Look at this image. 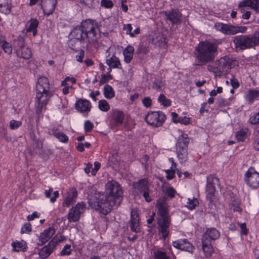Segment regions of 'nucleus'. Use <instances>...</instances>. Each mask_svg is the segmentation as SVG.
<instances>
[{
	"label": "nucleus",
	"mask_w": 259,
	"mask_h": 259,
	"mask_svg": "<svg viewBox=\"0 0 259 259\" xmlns=\"http://www.w3.org/2000/svg\"><path fill=\"white\" fill-rule=\"evenodd\" d=\"M220 236V232L214 228L207 229L203 234L201 238L202 248L206 257L210 256L213 252L211 242L218 239Z\"/></svg>",
	"instance_id": "obj_5"
},
{
	"label": "nucleus",
	"mask_w": 259,
	"mask_h": 259,
	"mask_svg": "<svg viewBox=\"0 0 259 259\" xmlns=\"http://www.w3.org/2000/svg\"><path fill=\"white\" fill-rule=\"evenodd\" d=\"M112 118L114 122L113 126L116 127L121 125L123 122L124 117L123 112L116 109L112 110Z\"/></svg>",
	"instance_id": "obj_24"
},
{
	"label": "nucleus",
	"mask_w": 259,
	"mask_h": 259,
	"mask_svg": "<svg viewBox=\"0 0 259 259\" xmlns=\"http://www.w3.org/2000/svg\"><path fill=\"white\" fill-rule=\"evenodd\" d=\"M176 169L170 168L166 169L165 172L166 174V178L167 180H171L175 177Z\"/></svg>",
	"instance_id": "obj_53"
},
{
	"label": "nucleus",
	"mask_w": 259,
	"mask_h": 259,
	"mask_svg": "<svg viewBox=\"0 0 259 259\" xmlns=\"http://www.w3.org/2000/svg\"><path fill=\"white\" fill-rule=\"evenodd\" d=\"M230 82L233 89H237L239 87V83L238 80L235 78L233 77V78L231 79Z\"/></svg>",
	"instance_id": "obj_64"
},
{
	"label": "nucleus",
	"mask_w": 259,
	"mask_h": 259,
	"mask_svg": "<svg viewBox=\"0 0 259 259\" xmlns=\"http://www.w3.org/2000/svg\"><path fill=\"white\" fill-rule=\"evenodd\" d=\"M189 139L187 134H183L180 135L176 144V153L180 162L186 161L187 159L188 145Z\"/></svg>",
	"instance_id": "obj_7"
},
{
	"label": "nucleus",
	"mask_w": 259,
	"mask_h": 259,
	"mask_svg": "<svg viewBox=\"0 0 259 259\" xmlns=\"http://www.w3.org/2000/svg\"><path fill=\"white\" fill-rule=\"evenodd\" d=\"M133 186L135 189L138 190L140 192H144V191L149 190L148 183L145 179H141L138 182L134 183Z\"/></svg>",
	"instance_id": "obj_29"
},
{
	"label": "nucleus",
	"mask_w": 259,
	"mask_h": 259,
	"mask_svg": "<svg viewBox=\"0 0 259 259\" xmlns=\"http://www.w3.org/2000/svg\"><path fill=\"white\" fill-rule=\"evenodd\" d=\"M86 209V204L83 202H78L70 209L67 219L69 222H76L79 221L80 216Z\"/></svg>",
	"instance_id": "obj_11"
},
{
	"label": "nucleus",
	"mask_w": 259,
	"mask_h": 259,
	"mask_svg": "<svg viewBox=\"0 0 259 259\" xmlns=\"http://www.w3.org/2000/svg\"><path fill=\"white\" fill-rule=\"evenodd\" d=\"M76 109L81 112L88 114L90 111L91 106L90 102L87 100L79 99L75 103Z\"/></svg>",
	"instance_id": "obj_21"
},
{
	"label": "nucleus",
	"mask_w": 259,
	"mask_h": 259,
	"mask_svg": "<svg viewBox=\"0 0 259 259\" xmlns=\"http://www.w3.org/2000/svg\"><path fill=\"white\" fill-rule=\"evenodd\" d=\"M11 0H7L4 3L0 4V12L5 15L10 14L11 12Z\"/></svg>",
	"instance_id": "obj_34"
},
{
	"label": "nucleus",
	"mask_w": 259,
	"mask_h": 259,
	"mask_svg": "<svg viewBox=\"0 0 259 259\" xmlns=\"http://www.w3.org/2000/svg\"><path fill=\"white\" fill-rule=\"evenodd\" d=\"M94 127L93 123L90 120H87L84 124V128L86 133L91 132Z\"/></svg>",
	"instance_id": "obj_55"
},
{
	"label": "nucleus",
	"mask_w": 259,
	"mask_h": 259,
	"mask_svg": "<svg viewBox=\"0 0 259 259\" xmlns=\"http://www.w3.org/2000/svg\"><path fill=\"white\" fill-rule=\"evenodd\" d=\"M77 197V191L74 188L70 189V192L68 193L67 197L62 203L64 207H69L76 200Z\"/></svg>",
	"instance_id": "obj_23"
},
{
	"label": "nucleus",
	"mask_w": 259,
	"mask_h": 259,
	"mask_svg": "<svg viewBox=\"0 0 259 259\" xmlns=\"http://www.w3.org/2000/svg\"><path fill=\"white\" fill-rule=\"evenodd\" d=\"M53 96L51 91L36 92V99L37 104H36V114L39 115L44 107L48 104V101Z\"/></svg>",
	"instance_id": "obj_10"
},
{
	"label": "nucleus",
	"mask_w": 259,
	"mask_h": 259,
	"mask_svg": "<svg viewBox=\"0 0 259 259\" xmlns=\"http://www.w3.org/2000/svg\"><path fill=\"white\" fill-rule=\"evenodd\" d=\"M137 54H146L147 53V49L145 47H144L142 45H139L137 49Z\"/></svg>",
	"instance_id": "obj_59"
},
{
	"label": "nucleus",
	"mask_w": 259,
	"mask_h": 259,
	"mask_svg": "<svg viewBox=\"0 0 259 259\" xmlns=\"http://www.w3.org/2000/svg\"><path fill=\"white\" fill-rule=\"evenodd\" d=\"M50 83L47 77L42 76L38 78L36 85V92L50 91Z\"/></svg>",
	"instance_id": "obj_22"
},
{
	"label": "nucleus",
	"mask_w": 259,
	"mask_h": 259,
	"mask_svg": "<svg viewBox=\"0 0 259 259\" xmlns=\"http://www.w3.org/2000/svg\"><path fill=\"white\" fill-rule=\"evenodd\" d=\"M53 192V188H49V190H46L45 191V196L49 198H50V201L52 203H54L56 201V199L59 197V192L58 191L53 192V196L51 197V194Z\"/></svg>",
	"instance_id": "obj_38"
},
{
	"label": "nucleus",
	"mask_w": 259,
	"mask_h": 259,
	"mask_svg": "<svg viewBox=\"0 0 259 259\" xmlns=\"http://www.w3.org/2000/svg\"><path fill=\"white\" fill-rule=\"evenodd\" d=\"M220 185L219 179L213 175H210L207 178L206 191L210 196L215 192V186Z\"/></svg>",
	"instance_id": "obj_18"
},
{
	"label": "nucleus",
	"mask_w": 259,
	"mask_h": 259,
	"mask_svg": "<svg viewBox=\"0 0 259 259\" xmlns=\"http://www.w3.org/2000/svg\"><path fill=\"white\" fill-rule=\"evenodd\" d=\"M1 46L5 53L8 54H10L12 53V47L9 43L7 41H2V45Z\"/></svg>",
	"instance_id": "obj_46"
},
{
	"label": "nucleus",
	"mask_w": 259,
	"mask_h": 259,
	"mask_svg": "<svg viewBox=\"0 0 259 259\" xmlns=\"http://www.w3.org/2000/svg\"><path fill=\"white\" fill-rule=\"evenodd\" d=\"M238 7L243 13L242 18L244 19H248L251 14L249 11L244 10V8L245 7H250L259 13V0H244L239 3Z\"/></svg>",
	"instance_id": "obj_13"
},
{
	"label": "nucleus",
	"mask_w": 259,
	"mask_h": 259,
	"mask_svg": "<svg viewBox=\"0 0 259 259\" xmlns=\"http://www.w3.org/2000/svg\"><path fill=\"white\" fill-rule=\"evenodd\" d=\"M132 27L131 24H127L124 25L123 29L126 31V33L127 34H129L130 36L132 37H135V35L134 33H132Z\"/></svg>",
	"instance_id": "obj_51"
},
{
	"label": "nucleus",
	"mask_w": 259,
	"mask_h": 259,
	"mask_svg": "<svg viewBox=\"0 0 259 259\" xmlns=\"http://www.w3.org/2000/svg\"><path fill=\"white\" fill-rule=\"evenodd\" d=\"M101 5L105 8L110 9L113 7V3L111 0H101Z\"/></svg>",
	"instance_id": "obj_52"
},
{
	"label": "nucleus",
	"mask_w": 259,
	"mask_h": 259,
	"mask_svg": "<svg viewBox=\"0 0 259 259\" xmlns=\"http://www.w3.org/2000/svg\"><path fill=\"white\" fill-rule=\"evenodd\" d=\"M29 23L27 31L32 32L33 35L35 36L37 32V28L38 25V21L36 19H31L29 21Z\"/></svg>",
	"instance_id": "obj_35"
},
{
	"label": "nucleus",
	"mask_w": 259,
	"mask_h": 259,
	"mask_svg": "<svg viewBox=\"0 0 259 259\" xmlns=\"http://www.w3.org/2000/svg\"><path fill=\"white\" fill-rule=\"evenodd\" d=\"M13 45L16 52L17 49L20 50L24 47V38L20 36L18 37L17 38L14 40Z\"/></svg>",
	"instance_id": "obj_40"
},
{
	"label": "nucleus",
	"mask_w": 259,
	"mask_h": 259,
	"mask_svg": "<svg viewBox=\"0 0 259 259\" xmlns=\"http://www.w3.org/2000/svg\"><path fill=\"white\" fill-rule=\"evenodd\" d=\"M158 100L165 107H169L171 105V101L166 99L165 95L163 94H160Z\"/></svg>",
	"instance_id": "obj_43"
},
{
	"label": "nucleus",
	"mask_w": 259,
	"mask_h": 259,
	"mask_svg": "<svg viewBox=\"0 0 259 259\" xmlns=\"http://www.w3.org/2000/svg\"><path fill=\"white\" fill-rule=\"evenodd\" d=\"M106 64L113 68L121 69V65L117 57L113 56L110 59L106 60Z\"/></svg>",
	"instance_id": "obj_32"
},
{
	"label": "nucleus",
	"mask_w": 259,
	"mask_h": 259,
	"mask_svg": "<svg viewBox=\"0 0 259 259\" xmlns=\"http://www.w3.org/2000/svg\"><path fill=\"white\" fill-rule=\"evenodd\" d=\"M112 79V76L110 74H109L108 75L103 74L101 75V78L100 80V84H103L104 83H105L107 82L109 80H111Z\"/></svg>",
	"instance_id": "obj_50"
},
{
	"label": "nucleus",
	"mask_w": 259,
	"mask_h": 259,
	"mask_svg": "<svg viewBox=\"0 0 259 259\" xmlns=\"http://www.w3.org/2000/svg\"><path fill=\"white\" fill-rule=\"evenodd\" d=\"M245 99L249 104H252L255 100H258L259 90L256 89L248 90L245 95Z\"/></svg>",
	"instance_id": "obj_25"
},
{
	"label": "nucleus",
	"mask_w": 259,
	"mask_h": 259,
	"mask_svg": "<svg viewBox=\"0 0 259 259\" xmlns=\"http://www.w3.org/2000/svg\"><path fill=\"white\" fill-rule=\"evenodd\" d=\"M17 55L25 59H29L31 57L32 53L28 48L24 47L20 50H17Z\"/></svg>",
	"instance_id": "obj_33"
},
{
	"label": "nucleus",
	"mask_w": 259,
	"mask_h": 259,
	"mask_svg": "<svg viewBox=\"0 0 259 259\" xmlns=\"http://www.w3.org/2000/svg\"><path fill=\"white\" fill-rule=\"evenodd\" d=\"M149 190L144 191V192H143V196L144 198L145 201L148 202H151L152 200V197L149 195Z\"/></svg>",
	"instance_id": "obj_62"
},
{
	"label": "nucleus",
	"mask_w": 259,
	"mask_h": 259,
	"mask_svg": "<svg viewBox=\"0 0 259 259\" xmlns=\"http://www.w3.org/2000/svg\"><path fill=\"white\" fill-rule=\"evenodd\" d=\"M134 48L133 46L128 45L123 51L124 61L128 63L133 58Z\"/></svg>",
	"instance_id": "obj_30"
},
{
	"label": "nucleus",
	"mask_w": 259,
	"mask_h": 259,
	"mask_svg": "<svg viewBox=\"0 0 259 259\" xmlns=\"http://www.w3.org/2000/svg\"><path fill=\"white\" fill-rule=\"evenodd\" d=\"M178 122L187 125L190 123V119L186 117H180V118H178Z\"/></svg>",
	"instance_id": "obj_60"
},
{
	"label": "nucleus",
	"mask_w": 259,
	"mask_h": 259,
	"mask_svg": "<svg viewBox=\"0 0 259 259\" xmlns=\"http://www.w3.org/2000/svg\"><path fill=\"white\" fill-rule=\"evenodd\" d=\"M176 192V190L171 187H168L165 190V194L170 198H174Z\"/></svg>",
	"instance_id": "obj_54"
},
{
	"label": "nucleus",
	"mask_w": 259,
	"mask_h": 259,
	"mask_svg": "<svg viewBox=\"0 0 259 259\" xmlns=\"http://www.w3.org/2000/svg\"><path fill=\"white\" fill-rule=\"evenodd\" d=\"M195 51L196 65L198 66L206 65L213 61L218 55L217 45L209 41L200 42Z\"/></svg>",
	"instance_id": "obj_3"
},
{
	"label": "nucleus",
	"mask_w": 259,
	"mask_h": 259,
	"mask_svg": "<svg viewBox=\"0 0 259 259\" xmlns=\"http://www.w3.org/2000/svg\"><path fill=\"white\" fill-rule=\"evenodd\" d=\"M154 259H170L165 252L157 250L154 252Z\"/></svg>",
	"instance_id": "obj_42"
},
{
	"label": "nucleus",
	"mask_w": 259,
	"mask_h": 259,
	"mask_svg": "<svg viewBox=\"0 0 259 259\" xmlns=\"http://www.w3.org/2000/svg\"><path fill=\"white\" fill-rule=\"evenodd\" d=\"M104 94L108 99H111L114 97L115 94L113 88L110 85L106 84L104 87Z\"/></svg>",
	"instance_id": "obj_39"
},
{
	"label": "nucleus",
	"mask_w": 259,
	"mask_h": 259,
	"mask_svg": "<svg viewBox=\"0 0 259 259\" xmlns=\"http://www.w3.org/2000/svg\"><path fill=\"white\" fill-rule=\"evenodd\" d=\"M238 225L240 226V228L241 230V233L243 235H247L248 233V230L246 227L245 223H238Z\"/></svg>",
	"instance_id": "obj_63"
},
{
	"label": "nucleus",
	"mask_w": 259,
	"mask_h": 259,
	"mask_svg": "<svg viewBox=\"0 0 259 259\" xmlns=\"http://www.w3.org/2000/svg\"><path fill=\"white\" fill-rule=\"evenodd\" d=\"M131 230L136 233L140 231L141 228L139 224V218L137 209H132L131 212V220L129 222Z\"/></svg>",
	"instance_id": "obj_16"
},
{
	"label": "nucleus",
	"mask_w": 259,
	"mask_h": 259,
	"mask_svg": "<svg viewBox=\"0 0 259 259\" xmlns=\"http://www.w3.org/2000/svg\"><path fill=\"white\" fill-rule=\"evenodd\" d=\"M31 231V226L29 223H26L24 225L23 227L21 229V233L22 234L23 233H28Z\"/></svg>",
	"instance_id": "obj_57"
},
{
	"label": "nucleus",
	"mask_w": 259,
	"mask_h": 259,
	"mask_svg": "<svg viewBox=\"0 0 259 259\" xmlns=\"http://www.w3.org/2000/svg\"><path fill=\"white\" fill-rule=\"evenodd\" d=\"M94 22L92 20H86L71 31V39L69 41L70 48L74 49L76 44L79 43L80 45H85L87 48L90 44L97 41V27Z\"/></svg>",
	"instance_id": "obj_2"
},
{
	"label": "nucleus",
	"mask_w": 259,
	"mask_h": 259,
	"mask_svg": "<svg viewBox=\"0 0 259 259\" xmlns=\"http://www.w3.org/2000/svg\"><path fill=\"white\" fill-rule=\"evenodd\" d=\"M99 108L103 111H108L110 109V106L108 102L105 100H101L99 101Z\"/></svg>",
	"instance_id": "obj_44"
},
{
	"label": "nucleus",
	"mask_w": 259,
	"mask_h": 259,
	"mask_svg": "<svg viewBox=\"0 0 259 259\" xmlns=\"http://www.w3.org/2000/svg\"><path fill=\"white\" fill-rule=\"evenodd\" d=\"M42 143L40 140L35 141L32 143L29 153L31 155H40L42 153Z\"/></svg>",
	"instance_id": "obj_26"
},
{
	"label": "nucleus",
	"mask_w": 259,
	"mask_h": 259,
	"mask_svg": "<svg viewBox=\"0 0 259 259\" xmlns=\"http://www.w3.org/2000/svg\"><path fill=\"white\" fill-rule=\"evenodd\" d=\"M250 121L252 124H259V111L250 117Z\"/></svg>",
	"instance_id": "obj_56"
},
{
	"label": "nucleus",
	"mask_w": 259,
	"mask_h": 259,
	"mask_svg": "<svg viewBox=\"0 0 259 259\" xmlns=\"http://www.w3.org/2000/svg\"><path fill=\"white\" fill-rule=\"evenodd\" d=\"M233 42L236 49L243 50L256 46L259 43V38L255 35H241L235 36Z\"/></svg>",
	"instance_id": "obj_6"
},
{
	"label": "nucleus",
	"mask_w": 259,
	"mask_h": 259,
	"mask_svg": "<svg viewBox=\"0 0 259 259\" xmlns=\"http://www.w3.org/2000/svg\"><path fill=\"white\" fill-rule=\"evenodd\" d=\"M106 188V193H96L88 200L90 207L99 210L104 215L110 212L113 207H117L122 200V191L117 182H108Z\"/></svg>",
	"instance_id": "obj_1"
},
{
	"label": "nucleus",
	"mask_w": 259,
	"mask_h": 259,
	"mask_svg": "<svg viewBox=\"0 0 259 259\" xmlns=\"http://www.w3.org/2000/svg\"><path fill=\"white\" fill-rule=\"evenodd\" d=\"M156 206L158 209V215L159 216L157 219L158 231L165 240L169 234V227L171 222L168 209V206L165 199L160 198L157 200Z\"/></svg>",
	"instance_id": "obj_4"
},
{
	"label": "nucleus",
	"mask_w": 259,
	"mask_h": 259,
	"mask_svg": "<svg viewBox=\"0 0 259 259\" xmlns=\"http://www.w3.org/2000/svg\"><path fill=\"white\" fill-rule=\"evenodd\" d=\"M165 118V115L162 112L152 111L148 113L145 119L148 124L159 127L162 125Z\"/></svg>",
	"instance_id": "obj_12"
},
{
	"label": "nucleus",
	"mask_w": 259,
	"mask_h": 259,
	"mask_svg": "<svg viewBox=\"0 0 259 259\" xmlns=\"http://www.w3.org/2000/svg\"><path fill=\"white\" fill-rule=\"evenodd\" d=\"M244 181L246 184L252 189L259 187V173L252 167H250L244 175Z\"/></svg>",
	"instance_id": "obj_14"
},
{
	"label": "nucleus",
	"mask_w": 259,
	"mask_h": 259,
	"mask_svg": "<svg viewBox=\"0 0 259 259\" xmlns=\"http://www.w3.org/2000/svg\"><path fill=\"white\" fill-rule=\"evenodd\" d=\"M233 60L228 56H225L215 61L213 63V72L220 74L227 73L232 67Z\"/></svg>",
	"instance_id": "obj_9"
},
{
	"label": "nucleus",
	"mask_w": 259,
	"mask_h": 259,
	"mask_svg": "<svg viewBox=\"0 0 259 259\" xmlns=\"http://www.w3.org/2000/svg\"><path fill=\"white\" fill-rule=\"evenodd\" d=\"M84 56V52L83 50H80L79 54L76 56V59L79 62H83V58Z\"/></svg>",
	"instance_id": "obj_61"
},
{
	"label": "nucleus",
	"mask_w": 259,
	"mask_h": 259,
	"mask_svg": "<svg viewBox=\"0 0 259 259\" xmlns=\"http://www.w3.org/2000/svg\"><path fill=\"white\" fill-rule=\"evenodd\" d=\"M164 14L166 19L171 22L172 24H179L182 21V14L178 10L172 9L164 12Z\"/></svg>",
	"instance_id": "obj_17"
},
{
	"label": "nucleus",
	"mask_w": 259,
	"mask_h": 259,
	"mask_svg": "<svg viewBox=\"0 0 259 259\" xmlns=\"http://www.w3.org/2000/svg\"><path fill=\"white\" fill-rule=\"evenodd\" d=\"M236 137L239 141H244L247 137V130H242L237 132L236 134Z\"/></svg>",
	"instance_id": "obj_41"
},
{
	"label": "nucleus",
	"mask_w": 259,
	"mask_h": 259,
	"mask_svg": "<svg viewBox=\"0 0 259 259\" xmlns=\"http://www.w3.org/2000/svg\"><path fill=\"white\" fill-rule=\"evenodd\" d=\"M12 246L13 248V250L17 252L20 251H25L26 249V243L24 241H17L16 242H13Z\"/></svg>",
	"instance_id": "obj_37"
},
{
	"label": "nucleus",
	"mask_w": 259,
	"mask_h": 259,
	"mask_svg": "<svg viewBox=\"0 0 259 259\" xmlns=\"http://www.w3.org/2000/svg\"><path fill=\"white\" fill-rule=\"evenodd\" d=\"M166 38L164 35L161 33L157 34L152 39V42L154 45L164 48L166 47Z\"/></svg>",
	"instance_id": "obj_27"
},
{
	"label": "nucleus",
	"mask_w": 259,
	"mask_h": 259,
	"mask_svg": "<svg viewBox=\"0 0 259 259\" xmlns=\"http://www.w3.org/2000/svg\"><path fill=\"white\" fill-rule=\"evenodd\" d=\"M162 86V82L160 80H157L153 82L152 87L156 90H161Z\"/></svg>",
	"instance_id": "obj_58"
},
{
	"label": "nucleus",
	"mask_w": 259,
	"mask_h": 259,
	"mask_svg": "<svg viewBox=\"0 0 259 259\" xmlns=\"http://www.w3.org/2000/svg\"><path fill=\"white\" fill-rule=\"evenodd\" d=\"M71 245L66 244L61 251V254L62 255H68L71 254L72 251Z\"/></svg>",
	"instance_id": "obj_48"
},
{
	"label": "nucleus",
	"mask_w": 259,
	"mask_h": 259,
	"mask_svg": "<svg viewBox=\"0 0 259 259\" xmlns=\"http://www.w3.org/2000/svg\"><path fill=\"white\" fill-rule=\"evenodd\" d=\"M172 245L176 248L192 253L194 250V246L187 239H181L173 241Z\"/></svg>",
	"instance_id": "obj_15"
},
{
	"label": "nucleus",
	"mask_w": 259,
	"mask_h": 259,
	"mask_svg": "<svg viewBox=\"0 0 259 259\" xmlns=\"http://www.w3.org/2000/svg\"><path fill=\"white\" fill-rule=\"evenodd\" d=\"M66 240V237L60 234H57L55 237L50 241V245L55 248V246L60 242Z\"/></svg>",
	"instance_id": "obj_36"
},
{
	"label": "nucleus",
	"mask_w": 259,
	"mask_h": 259,
	"mask_svg": "<svg viewBox=\"0 0 259 259\" xmlns=\"http://www.w3.org/2000/svg\"><path fill=\"white\" fill-rule=\"evenodd\" d=\"M55 233V230L53 227H50L41 233L39 236V245H42L46 243Z\"/></svg>",
	"instance_id": "obj_19"
},
{
	"label": "nucleus",
	"mask_w": 259,
	"mask_h": 259,
	"mask_svg": "<svg viewBox=\"0 0 259 259\" xmlns=\"http://www.w3.org/2000/svg\"><path fill=\"white\" fill-rule=\"evenodd\" d=\"M54 247L50 245V242L47 245L43 247L39 251V256L41 259L47 258L53 251Z\"/></svg>",
	"instance_id": "obj_28"
},
{
	"label": "nucleus",
	"mask_w": 259,
	"mask_h": 259,
	"mask_svg": "<svg viewBox=\"0 0 259 259\" xmlns=\"http://www.w3.org/2000/svg\"><path fill=\"white\" fill-rule=\"evenodd\" d=\"M95 1L96 0H77L79 3L83 4L88 8L94 7Z\"/></svg>",
	"instance_id": "obj_49"
},
{
	"label": "nucleus",
	"mask_w": 259,
	"mask_h": 259,
	"mask_svg": "<svg viewBox=\"0 0 259 259\" xmlns=\"http://www.w3.org/2000/svg\"><path fill=\"white\" fill-rule=\"evenodd\" d=\"M22 125V122L15 120H11L10 121V127L11 130H16Z\"/></svg>",
	"instance_id": "obj_47"
},
{
	"label": "nucleus",
	"mask_w": 259,
	"mask_h": 259,
	"mask_svg": "<svg viewBox=\"0 0 259 259\" xmlns=\"http://www.w3.org/2000/svg\"><path fill=\"white\" fill-rule=\"evenodd\" d=\"M198 203V202L197 199L193 198L192 199H191L189 198L188 199L187 204L186 205V206L190 210H192L196 206Z\"/></svg>",
	"instance_id": "obj_45"
},
{
	"label": "nucleus",
	"mask_w": 259,
	"mask_h": 259,
	"mask_svg": "<svg viewBox=\"0 0 259 259\" xmlns=\"http://www.w3.org/2000/svg\"><path fill=\"white\" fill-rule=\"evenodd\" d=\"M214 27L217 30L228 35H233L238 33H245L247 30V27L245 26L233 25L220 22L215 23Z\"/></svg>",
	"instance_id": "obj_8"
},
{
	"label": "nucleus",
	"mask_w": 259,
	"mask_h": 259,
	"mask_svg": "<svg viewBox=\"0 0 259 259\" xmlns=\"http://www.w3.org/2000/svg\"><path fill=\"white\" fill-rule=\"evenodd\" d=\"M52 134L60 142L62 143H67L68 138L67 136L62 132H60L58 130L53 128L51 130Z\"/></svg>",
	"instance_id": "obj_31"
},
{
	"label": "nucleus",
	"mask_w": 259,
	"mask_h": 259,
	"mask_svg": "<svg viewBox=\"0 0 259 259\" xmlns=\"http://www.w3.org/2000/svg\"><path fill=\"white\" fill-rule=\"evenodd\" d=\"M57 4V0H45L43 2L41 8L45 15L48 16L52 14L55 10Z\"/></svg>",
	"instance_id": "obj_20"
}]
</instances>
